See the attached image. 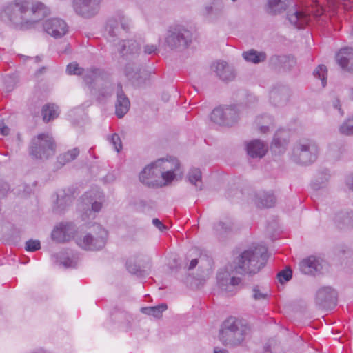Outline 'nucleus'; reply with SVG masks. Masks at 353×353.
I'll return each mask as SVG.
<instances>
[{
  "instance_id": "obj_1",
  "label": "nucleus",
  "mask_w": 353,
  "mask_h": 353,
  "mask_svg": "<svg viewBox=\"0 0 353 353\" xmlns=\"http://www.w3.org/2000/svg\"><path fill=\"white\" fill-rule=\"evenodd\" d=\"M267 259V249L259 245L245 250L237 261L228 264L217 274V282L221 289L232 296L236 292L241 279L236 274H255L262 268Z\"/></svg>"
},
{
  "instance_id": "obj_2",
  "label": "nucleus",
  "mask_w": 353,
  "mask_h": 353,
  "mask_svg": "<svg viewBox=\"0 0 353 353\" xmlns=\"http://www.w3.org/2000/svg\"><path fill=\"white\" fill-rule=\"evenodd\" d=\"M10 20L14 19L15 12L21 14V26L23 29L31 28L48 13V8L41 2L33 0H13L4 10Z\"/></svg>"
},
{
  "instance_id": "obj_3",
  "label": "nucleus",
  "mask_w": 353,
  "mask_h": 353,
  "mask_svg": "<svg viewBox=\"0 0 353 353\" xmlns=\"http://www.w3.org/2000/svg\"><path fill=\"white\" fill-rule=\"evenodd\" d=\"M248 330V327L243 325L241 321L230 317L225 321L221 327L219 334L220 340L225 345L240 344L243 341Z\"/></svg>"
},
{
  "instance_id": "obj_4",
  "label": "nucleus",
  "mask_w": 353,
  "mask_h": 353,
  "mask_svg": "<svg viewBox=\"0 0 353 353\" xmlns=\"http://www.w3.org/2000/svg\"><path fill=\"white\" fill-rule=\"evenodd\" d=\"M108 232L100 225H94L92 232L79 235L76 234L75 242L83 250L96 251L102 249L107 241Z\"/></svg>"
},
{
  "instance_id": "obj_5",
  "label": "nucleus",
  "mask_w": 353,
  "mask_h": 353,
  "mask_svg": "<svg viewBox=\"0 0 353 353\" xmlns=\"http://www.w3.org/2000/svg\"><path fill=\"white\" fill-rule=\"evenodd\" d=\"M156 169L161 178L163 185H166L177 176L181 177L183 171L177 159L172 157L159 159L155 161Z\"/></svg>"
},
{
  "instance_id": "obj_6",
  "label": "nucleus",
  "mask_w": 353,
  "mask_h": 353,
  "mask_svg": "<svg viewBox=\"0 0 353 353\" xmlns=\"http://www.w3.org/2000/svg\"><path fill=\"white\" fill-rule=\"evenodd\" d=\"M192 40L191 32L183 26H170L165 35L163 45L171 49L186 48Z\"/></svg>"
},
{
  "instance_id": "obj_7",
  "label": "nucleus",
  "mask_w": 353,
  "mask_h": 353,
  "mask_svg": "<svg viewBox=\"0 0 353 353\" xmlns=\"http://www.w3.org/2000/svg\"><path fill=\"white\" fill-rule=\"evenodd\" d=\"M318 154V147L312 140H301L294 146L292 159L301 165H309L315 161Z\"/></svg>"
},
{
  "instance_id": "obj_8",
  "label": "nucleus",
  "mask_w": 353,
  "mask_h": 353,
  "mask_svg": "<svg viewBox=\"0 0 353 353\" xmlns=\"http://www.w3.org/2000/svg\"><path fill=\"white\" fill-rule=\"evenodd\" d=\"M241 108V105L216 108L210 114V120L219 125H232L239 119Z\"/></svg>"
},
{
  "instance_id": "obj_9",
  "label": "nucleus",
  "mask_w": 353,
  "mask_h": 353,
  "mask_svg": "<svg viewBox=\"0 0 353 353\" xmlns=\"http://www.w3.org/2000/svg\"><path fill=\"white\" fill-rule=\"evenodd\" d=\"M30 154L36 159H44L54 154V143L49 133L40 134L32 141Z\"/></svg>"
},
{
  "instance_id": "obj_10",
  "label": "nucleus",
  "mask_w": 353,
  "mask_h": 353,
  "mask_svg": "<svg viewBox=\"0 0 353 353\" xmlns=\"http://www.w3.org/2000/svg\"><path fill=\"white\" fill-rule=\"evenodd\" d=\"M83 203L89 206L91 205L92 209H88L82 215L83 219H94L95 213L100 211L103 201V194L98 188H94L91 191L86 192L82 197Z\"/></svg>"
},
{
  "instance_id": "obj_11",
  "label": "nucleus",
  "mask_w": 353,
  "mask_h": 353,
  "mask_svg": "<svg viewBox=\"0 0 353 353\" xmlns=\"http://www.w3.org/2000/svg\"><path fill=\"white\" fill-rule=\"evenodd\" d=\"M326 266L327 262L321 256L312 255L299 263L300 271L307 275L314 276L323 274Z\"/></svg>"
},
{
  "instance_id": "obj_12",
  "label": "nucleus",
  "mask_w": 353,
  "mask_h": 353,
  "mask_svg": "<svg viewBox=\"0 0 353 353\" xmlns=\"http://www.w3.org/2000/svg\"><path fill=\"white\" fill-rule=\"evenodd\" d=\"M102 0H73L75 12L83 17H90L96 14Z\"/></svg>"
},
{
  "instance_id": "obj_13",
  "label": "nucleus",
  "mask_w": 353,
  "mask_h": 353,
  "mask_svg": "<svg viewBox=\"0 0 353 353\" xmlns=\"http://www.w3.org/2000/svg\"><path fill=\"white\" fill-rule=\"evenodd\" d=\"M76 229L72 223H61L54 228L52 232V238L57 242L70 241L72 238L75 239Z\"/></svg>"
},
{
  "instance_id": "obj_14",
  "label": "nucleus",
  "mask_w": 353,
  "mask_h": 353,
  "mask_svg": "<svg viewBox=\"0 0 353 353\" xmlns=\"http://www.w3.org/2000/svg\"><path fill=\"white\" fill-rule=\"evenodd\" d=\"M160 175L156 169L155 161L145 166L140 173L139 179L141 183L148 186L159 187L163 186L160 180Z\"/></svg>"
},
{
  "instance_id": "obj_15",
  "label": "nucleus",
  "mask_w": 353,
  "mask_h": 353,
  "mask_svg": "<svg viewBox=\"0 0 353 353\" xmlns=\"http://www.w3.org/2000/svg\"><path fill=\"white\" fill-rule=\"evenodd\" d=\"M45 31L54 38L63 37L68 32V26L65 22L60 19H50L43 24Z\"/></svg>"
},
{
  "instance_id": "obj_16",
  "label": "nucleus",
  "mask_w": 353,
  "mask_h": 353,
  "mask_svg": "<svg viewBox=\"0 0 353 353\" xmlns=\"http://www.w3.org/2000/svg\"><path fill=\"white\" fill-rule=\"evenodd\" d=\"M66 71L69 74H83L84 81L87 84H91L92 82L97 81L101 74V72L98 69L87 70L85 72L84 69L79 67V65L75 62L68 64Z\"/></svg>"
},
{
  "instance_id": "obj_17",
  "label": "nucleus",
  "mask_w": 353,
  "mask_h": 353,
  "mask_svg": "<svg viewBox=\"0 0 353 353\" xmlns=\"http://www.w3.org/2000/svg\"><path fill=\"white\" fill-rule=\"evenodd\" d=\"M287 17L290 24L298 29L304 28L310 20V16L306 12L298 9L288 11Z\"/></svg>"
},
{
  "instance_id": "obj_18",
  "label": "nucleus",
  "mask_w": 353,
  "mask_h": 353,
  "mask_svg": "<svg viewBox=\"0 0 353 353\" xmlns=\"http://www.w3.org/2000/svg\"><path fill=\"white\" fill-rule=\"evenodd\" d=\"M338 64L350 72H353V48H344L336 55Z\"/></svg>"
},
{
  "instance_id": "obj_19",
  "label": "nucleus",
  "mask_w": 353,
  "mask_h": 353,
  "mask_svg": "<svg viewBox=\"0 0 353 353\" xmlns=\"http://www.w3.org/2000/svg\"><path fill=\"white\" fill-rule=\"evenodd\" d=\"M130 101L123 94L121 84L117 85V102L115 104L116 114L119 118H122L129 110Z\"/></svg>"
},
{
  "instance_id": "obj_20",
  "label": "nucleus",
  "mask_w": 353,
  "mask_h": 353,
  "mask_svg": "<svg viewBox=\"0 0 353 353\" xmlns=\"http://www.w3.org/2000/svg\"><path fill=\"white\" fill-rule=\"evenodd\" d=\"M118 21L123 30H127L130 27V20L124 16L119 15L117 18L110 19L107 23L105 29L111 37L116 36L119 30Z\"/></svg>"
},
{
  "instance_id": "obj_21",
  "label": "nucleus",
  "mask_w": 353,
  "mask_h": 353,
  "mask_svg": "<svg viewBox=\"0 0 353 353\" xmlns=\"http://www.w3.org/2000/svg\"><path fill=\"white\" fill-rule=\"evenodd\" d=\"M248 154L252 158H261L268 151V145L260 140H253L246 145Z\"/></svg>"
},
{
  "instance_id": "obj_22",
  "label": "nucleus",
  "mask_w": 353,
  "mask_h": 353,
  "mask_svg": "<svg viewBox=\"0 0 353 353\" xmlns=\"http://www.w3.org/2000/svg\"><path fill=\"white\" fill-rule=\"evenodd\" d=\"M57 259L65 268H75L79 262V257L77 253L60 252L57 254Z\"/></svg>"
},
{
  "instance_id": "obj_23",
  "label": "nucleus",
  "mask_w": 353,
  "mask_h": 353,
  "mask_svg": "<svg viewBox=\"0 0 353 353\" xmlns=\"http://www.w3.org/2000/svg\"><path fill=\"white\" fill-rule=\"evenodd\" d=\"M140 50V46L135 40H124L120 43V53L122 56L136 54Z\"/></svg>"
},
{
  "instance_id": "obj_24",
  "label": "nucleus",
  "mask_w": 353,
  "mask_h": 353,
  "mask_svg": "<svg viewBox=\"0 0 353 353\" xmlns=\"http://www.w3.org/2000/svg\"><path fill=\"white\" fill-rule=\"evenodd\" d=\"M290 6L287 0H268L267 11L272 14H280Z\"/></svg>"
},
{
  "instance_id": "obj_25",
  "label": "nucleus",
  "mask_w": 353,
  "mask_h": 353,
  "mask_svg": "<svg viewBox=\"0 0 353 353\" xmlns=\"http://www.w3.org/2000/svg\"><path fill=\"white\" fill-rule=\"evenodd\" d=\"M316 303L321 307L329 305L331 299V288L329 286L319 288L316 293Z\"/></svg>"
},
{
  "instance_id": "obj_26",
  "label": "nucleus",
  "mask_w": 353,
  "mask_h": 353,
  "mask_svg": "<svg viewBox=\"0 0 353 353\" xmlns=\"http://www.w3.org/2000/svg\"><path fill=\"white\" fill-rule=\"evenodd\" d=\"M42 114L43 120L46 122L54 119L59 114V110L55 104H48L43 106L42 109Z\"/></svg>"
},
{
  "instance_id": "obj_27",
  "label": "nucleus",
  "mask_w": 353,
  "mask_h": 353,
  "mask_svg": "<svg viewBox=\"0 0 353 353\" xmlns=\"http://www.w3.org/2000/svg\"><path fill=\"white\" fill-rule=\"evenodd\" d=\"M276 199L272 193L264 192L258 196L256 203L259 208H271L274 205Z\"/></svg>"
},
{
  "instance_id": "obj_28",
  "label": "nucleus",
  "mask_w": 353,
  "mask_h": 353,
  "mask_svg": "<svg viewBox=\"0 0 353 353\" xmlns=\"http://www.w3.org/2000/svg\"><path fill=\"white\" fill-rule=\"evenodd\" d=\"M243 57L245 60L254 63H258L265 59V54L263 52H258L254 50H250L243 53Z\"/></svg>"
},
{
  "instance_id": "obj_29",
  "label": "nucleus",
  "mask_w": 353,
  "mask_h": 353,
  "mask_svg": "<svg viewBox=\"0 0 353 353\" xmlns=\"http://www.w3.org/2000/svg\"><path fill=\"white\" fill-rule=\"evenodd\" d=\"M166 309L167 305L165 304H161L155 307H143L141 308V312L145 314L159 318L161 316L162 312L165 311Z\"/></svg>"
},
{
  "instance_id": "obj_30",
  "label": "nucleus",
  "mask_w": 353,
  "mask_h": 353,
  "mask_svg": "<svg viewBox=\"0 0 353 353\" xmlns=\"http://www.w3.org/2000/svg\"><path fill=\"white\" fill-rule=\"evenodd\" d=\"M79 150L78 148H75L68 152L61 154L58 157V162L61 165H65V163L74 160L79 155Z\"/></svg>"
},
{
  "instance_id": "obj_31",
  "label": "nucleus",
  "mask_w": 353,
  "mask_h": 353,
  "mask_svg": "<svg viewBox=\"0 0 353 353\" xmlns=\"http://www.w3.org/2000/svg\"><path fill=\"white\" fill-rule=\"evenodd\" d=\"M315 78L319 79L321 82V85L324 88L327 83V70L323 65H319L313 72Z\"/></svg>"
},
{
  "instance_id": "obj_32",
  "label": "nucleus",
  "mask_w": 353,
  "mask_h": 353,
  "mask_svg": "<svg viewBox=\"0 0 353 353\" xmlns=\"http://www.w3.org/2000/svg\"><path fill=\"white\" fill-rule=\"evenodd\" d=\"M283 132H284L279 130V131L276 132V133L274 135V137L273 141L272 143V145H271L272 150H273L274 152H276V149L278 148L279 149L278 152H281L282 151V150L284 149V148H285L287 141L284 138L281 139V137H280V135Z\"/></svg>"
},
{
  "instance_id": "obj_33",
  "label": "nucleus",
  "mask_w": 353,
  "mask_h": 353,
  "mask_svg": "<svg viewBox=\"0 0 353 353\" xmlns=\"http://www.w3.org/2000/svg\"><path fill=\"white\" fill-rule=\"evenodd\" d=\"M188 177L192 184L201 188L199 184L201 183V172L199 168H192L188 172Z\"/></svg>"
},
{
  "instance_id": "obj_34",
  "label": "nucleus",
  "mask_w": 353,
  "mask_h": 353,
  "mask_svg": "<svg viewBox=\"0 0 353 353\" xmlns=\"http://www.w3.org/2000/svg\"><path fill=\"white\" fill-rule=\"evenodd\" d=\"M253 292V298L256 300H263L265 299L268 296V290L267 288H264L260 286H254L252 289Z\"/></svg>"
},
{
  "instance_id": "obj_35",
  "label": "nucleus",
  "mask_w": 353,
  "mask_h": 353,
  "mask_svg": "<svg viewBox=\"0 0 353 353\" xmlns=\"http://www.w3.org/2000/svg\"><path fill=\"white\" fill-rule=\"evenodd\" d=\"M73 196L65 193V191H59L57 194V204L59 206H64L70 204L72 201Z\"/></svg>"
},
{
  "instance_id": "obj_36",
  "label": "nucleus",
  "mask_w": 353,
  "mask_h": 353,
  "mask_svg": "<svg viewBox=\"0 0 353 353\" xmlns=\"http://www.w3.org/2000/svg\"><path fill=\"white\" fill-rule=\"evenodd\" d=\"M342 134L350 135L353 134V116L349 118L340 128Z\"/></svg>"
},
{
  "instance_id": "obj_37",
  "label": "nucleus",
  "mask_w": 353,
  "mask_h": 353,
  "mask_svg": "<svg viewBox=\"0 0 353 353\" xmlns=\"http://www.w3.org/2000/svg\"><path fill=\"white\" fill-rule=\"evenodd\" d=\"M109 142L113 145L116 152H119L122 148V143L119 136L117 134H113L108 138Z\"/></svg>"
},
{
  "instance_id": "obj_38",
  "label": "nucleus",
  "mask_w": 353,
  "mask_h": 353,
  "mask_svg": "<svg viewBox=\"0 0 353 353\" xmlns=\"http://www.w3.org/2000/svg\"><path fill=\"white\" fill-rule=\"evenodd\" d=\"M41 248L40 241L38 240H29L26 243V250L29 252H34Z\"/></svg>"
},
{
  "instance_id": "obj_39",
  "label": "nucleus",
  "mask_w": 353,
  "mask_h": 353,
  "mask_svg": "<svg viewBox=\"0 0 353 353\" xmlns=\"http://www.w3.org/2000/svg\"><path fill=\"white\" fill-rule=\"evenodd\" d=\"M219 77L223 81H230L234 79V73L233 69L228 65L224 72L219 73Z\"/></svg>"
},
{
  "instance_id": "obj_40",
  "label": "nucleus",
  "mask_w": 353,
  "mask_h": 353,
  "mask_svg": "<svg viewBox=\"0 0 353 353\" xmlns=\"http://www.w3.org/2000/svg\"><path fill=\"white\" fill-rule=\"evenodd\" d=\"M277 277L281 283L288 281L292 277V272L290 270H285L280 272Z\"/></svg>"
},
{
  "instance_id": "obj_41",
  "label": "nucleus",
  "mask_w": 353,
  "mask_h": 353,
  "mask_svg": "<svg viewBox=\"0 0 353 353\" xmlns=\"http://www.w3.org/2000/svg\"><path fill=\"white\" fill-rule=\"evenodd\" d=\"M229 65L225 61H219L214 65L215 72L219 77V73L224 72V70L227 69Z\"/></svg>"
},
{
  "instance_id": "obj_42",
  "label": "nucleus",
  "mask_w": 353,
  "mask_h": 353,
  "mask_svg": "<svg viewBox=\"0 0 353 353\" xmlns=\"http://www.w3.org/2000/svg\"><path fill=\"white\" fill-rule=\"evenodd\" d=\"M229 65L225 61H219L214 65L215 72L219 77V73L224 72V70L227 69Z\"/></svg>"
},
{
  "instance_id": "obj_43",
  "label": "nucleus",
  "mask_w": 353,
  "mask_h": 353,
  "mask_svg": "<svg viewBox=\"0 0 353 353\" xmlns=\"http://www.w3.org/2000/svg\"><path fill=\"white\" fill-rule=\"evenodd\" d=\"M113 90L112 87H106L105 88H103L100 91V96L99 97V101H103V99H106L111 96L112 94V90Z\"/></svg>"
},
{
  "instance_id": "obj_44",
  "label": "nucleus",
  "mask_w": 353,
  "mask_h": 353,
  "mask_svg": "<svg viewBox=\"0 0 353 353\" xmlns=\"http://www.w3.org/2000/svg\"><path fill=\"white\" fill-rule=\"evenodd\" d=\"M126 268L128 272L133 274H138L139 272V268L136 264H132L131 261H128L126 263Z\"/></svg>"
},
{
  "instance_id": "obj_45",
  "label": "nucleus",
  "mask_w": 353,
  "mask_h": 353,
  "mask_svg": "<svg viewBox=\"0 0 353 353\" xmlns=\"http://www.w3.org/2000/svg\"><path fill=\"white\" fill-rule=\"evenodd\" d=\"M152 223L156 228H157L161 232L166 229V227L158 219H154L152 220Z\"/></svg>"
},
{
  "instance_id": "obj_46",
  "label": "nucleus",
  "mask_w": 353,
  "mask_h": 353,
  "mask_svg": "<svg viewBox=\"0 0 353 353\" xmlns=\"http://www.w3.org/2000/svg\"><path fill=\"white\" fill-rule=\"evenodd\" d=\"M157 50V46L153 44L146 45L144 47V52L148 54H150L153 52H155Z\"/></svg>"
},
{
  "instance_id": "obj_47",
  "label": "nucleus",
  "mask_w": 353,
  "mask_h": 353,
  "mask_svg": "<svg viewBox=\"0 0 353 353\" xmlns=\"http://www.w3.org/2000/svg\"><path fill=\"white\" fill-rule=\"evenodd\" d=\"M134 68L130 65H128L125 68V76L129 78H133L134 77Z\"/></svg>"
},
{
  "instance_id": "obj_48",
  "label": "nucleus",
  "mask_w": 353,
  "mask_h": 353,
  "mask_svg": "<svg viewBox=\"0 0 353 353\" xmlns=\"http://www.w3.org/2000/svg\"><path fill=\"white\" fill-rule=\"evenodd\" d=\"M332 108H334V110L337 111L339 115L343 114V112H341V105L338 99H336L334 101H332Z\"/></svg>"
},
{
  "instance_id": "obj_49",
  "label": "nucleus",
  "mask_w": 353,
  "mask_h": 353,
  "mask_svg": "<svg viewBox=\"0 0 353 353\" xmlns=\"http://www.w3.org/2000/svg\"><path fill=\"white\" fill-rule=\"evenodd\" d=\"M0 132L3 135H7L9 133V128L6 125H3L0 128Z\"/></svg>"
},
{
  "instance_id": "obj_50",
  "label": "nucleus",
  "mask_w": 353,
  "mask_h": 353,
  "mask_svg": "<svg viewBox=\"0 0 353 353\" xmlns=\"http://www.w3.org/2000/svg\"><path fill=\"white\" fill-rule=\"evenodd\" d=\"M198 263V261L196 259H194L192 260H191L190 264H189V266H188V270H192L193 268H194L196 265Z\"/></svg>"
},
{
  "instance_id": "obj_51",
  "label": "nucleus",
  "mask_w": 353,
  "mask_h": 353,
  "mask_svg": "<svg viewBox=\"0 0 353 353\" xmlns=\"http://www.w3.org/2000/svg\"><path fill=\"white\" fill-rule=\"evenodd\" d=\"M30 353H52V352L50 351L43 349V348H39V349L32 351Z\"/></svg>"
},
{
  "instance_id": "obj_52",
  "label": "nucleus",
  "mask_w": 353,
  "mask_h": 353,
  "mask_svg": "<svg viewBox=\"0 0 353 353\" xmlns=\"http://www.w3.org/2000/svg\"><path fill=\"white\" fill-rule=\"evenodd\" d=\"M214 353H228V351L224 349L215 348Z\"/></svg>"
},
{
  "instance_id": "obj_53",
  "label": "nucleus",
  "mask_w": 353,
  "mask_h": 353,
  "mask_svg": "<svg viewBox=\"0 0 353 353\" xmlns=\"http://www.w3.org/2000/svg\"><path fill=\"white\" fill-rule=\"evenodd\" d=\"M219 229H221V230H227V228H225L224 227V223H220L217 225L216 226V230H219Z\"/></svg>"
},
{
  "instance_id": "obj_54",
  "label": "nucleus",
  "mask_w": 353,
  "mask_h": 353,
  "mask_svg": "<svg viewBox=\"0 0 353 353\" xmlns=\"http://www.w3.org/2000/svg\"><path fill=\"white\" fill-rule=\"evenodd\" d=\"M268 129V128L267 126H264V125L260 126V131L263 133L265 132Z\"/></svg>"
},
{
  "instance_id": "obj_55",
  "label": "nucleus",
  "mask_w": 353,
  "mask_h": 353,
  "mask_svg": "<svg viewBox=\"0 0 353 353\" xmlns=\"http://www.w3.org/2000/svg\"><path fill=\"white\" fill-rule=\"evenodd\" d=\"M27 58H28V59H33V58H31V57H27ZM34 59L35 60V61H39L40 58H39V57H35L34 58Z\"/></svg>"
},
{
  "instance_id": "obj_56",
  "label": "nucleus",
  "mask_w": 353,
  "mask_h": 353,
  "mask_svg": "<svg viewBox=\"0 0 353 353\" xmlns=\"http://www.w3.org/2000/svg\"><path fill=\"white\" fill-rule=\"evenodd\" d=\"M350 184H351V189L353 190V178H352V179L351 181V183Z\"/></svg>"
},
{
  "instance_id": "obj_57",
  "label": "nucleus",
  "mask_w": 353,
  "mask_h": 353,
  "mask_svg": "<svg viewBox=\"0 0 353 353\" xmlns=\"http://www.w3.org/2000/svg\"><path fill=\"white\" fill-rule=\"evenodd\" d=\"M265 119H267V120H269V121H270V120H271V119H270V118L269 117H268V116H265Z\"/></svg>"
},
{
  "instance_id": "obj_58",
  "label": "nucleus",
  "mask_w": 353,
  "mask_h": 353,
  "mask_svg": "<svg viewBox=\"0 0 353 353\" xmlns=\"http://www.w3.org/2000/svg\"><path fill=\"white\" fill-rule=\"evenodd\" d=\"M140 204L143 205H144V201H140Z\"/></svg>"
},
{
  "instance_id": "obj_59",
  "label": "nucleus",
  "mask_w": 353,
  "mask_h": 353,
  "mask_svg": "<svg viewBox=\"0 0 353 353\" xmlns=\"http://www.w3.org/2000/svg\"><path fill=\"white\" fill-rule=\"evenodd\" d=\"M159 44H160V45H161V44H163V41H162V40H161V39H159Z\"/></svg>"
},
{
  "instance_id": "obj_60",
  "label": "nucleus",
  "mask_w": 353,
  "mask_h": 353,
  "mask_svg": "<svg viewBox=\"0 0 353 353\" xmlns=\"http://www.w3.org/2000/svg\"><path fill=\"white\" fill-rule=\"evenodd\" d=\"M259 118H256V122H257V123H258V124L259 125V124H260V122H259V121H259Z\"/></svg>"
}]
</instances>
